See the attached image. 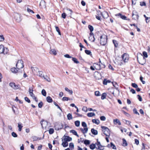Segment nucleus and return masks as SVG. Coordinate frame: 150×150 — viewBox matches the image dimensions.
<instances>
[{
	"label": "nucleus",
	"mask_w": 150,
	"mask_h": 150,
	"mask_svg": "<svg viewBox=\"0 0 150 150\" xmlns=\"http://www.w3.org/2000/svg\"><path fill=\"white\" fill-rule=\"evenodd\" d=\"M69 147L71 149H73L74 147V144L72 143H70L69 144Z\"/></svg>",
	"instance_id": "nucleus-34"
},
{
	"label": "nucleus",
	"mask_w": 150,
	"mask_h": 150,
	"mask_svg": "<svg viewBox=\"0 0 150 150\" xmlns=\"http://www.w3.org/2000/svg\"><path fill=\"white\" fill-rule=\"evenodd\" d=\"M11 71L13 73H16L18 70L15 68H12L11 69Z\"/></svg>",
	"instance_id": "nucleus-25"
},
{
	"label": "nucleus",
	"mask_w": 150,
	"mask_h": 150,
	"mask_svg": "<svg viewBox=\"0 0 150 150\" xmlns=\"http://www.w3.org/2000/svg\"><path fill=\"white\" fill-rule=\"evenodd\" d=\"M13 137H17V135L15 132H13L11 133Z\"/></svg>",
	"instance_id": "nucleus-54"
},
{
	"label": "nucleus",
	"mask_w": 150,
	"mask_h": 150,
	"mask_svg": "<svg viewBox=\"0 0 150 150\" xmlns=\"http://www.w3.org/2000/svg\"><path fill=\"white\" fill-rule=\"evenodd\" d=\"M90 143V141L89 140H85L84 141V144L86 145H88Z\"/></svg>",
	"instance_id": "nucleus-40"
},
{
	"label": "nucleus",
	"mask_w": 150,
	"mask_h": 150,
	"mask_svg": "<svg viewBox=\"0 0 150 150\" xmlns=\"http://www.w3.org/2000/svg\"><path fill=\"white\" fill-rule=\"evenodd\" d=\"M85 53L88 55H90L91 53L90 51L88 50H85Z\"/></svg>",
	"instance_id": "nucleus-41"
},
{
	"label": "nucleus",
	"mask_w": 150,
	"mask_h": 150,
	"mask_svg": "<svg viewBox=\"0 0 150 150\" xmlns=\"http://www.w3.org/2000/svg\"><path fill=\"white\" fill-rule=\"evenodd\" d=\"M68 143L66 141L63 142L62 144V145L64 147H67L68 146Z\"/></svg>",
	"instance_id": "nucleus-27"
},
{
	"label": "nucleus",
	"mask_w": 150,
	"mask_h": 150,
	"mask_svg": "<svg viewBox=\"0 0 150 150\" xmlns=\"http://www.w3.org/2000/svg\"><path fill=\"white\" fill-rule=\"evenodd\" d=\"M39 6L41 8L46 7V3L44 0H41L39 4Z\"/></svg>",
	"instance_id": "nucleus-10"
},
{
	"label": "nucleus",
	"mask_w": 150,
	"mask_h": 150,
	"mask_svg": "<svg viewBox=\"0 0 150 150\" xmlns=\"http://www.w3.org/2000/svg\"><path fill=\"white\" fill-rule=\"evenodd\" d=\"M64 141L66 142H69L72 140L71 138L70 137L67 136H64Z\"/></svg>",
	"instance_id": "nucleus-13"
},
{
	"label": "nucleus",
	"mask_w": 150,
	"mask_h": 150,
	"mask_svg": "<svg viewBox=\"0 0 150 150\" xmlns=\"http://www.w3.org/2000/svg\"><path fill=\"white\" fill-rule=\"evenodd\" d=\"M94 64L96 65L95 66V67L96 70H98L100 69L101 68H104L105 67V66L103 63H101V64H98L96 63Z\"/></svg>",
	"instance_id": "nucleus-7"
},
{
	"label": "nucleus",
	"mask_w": 150,
	"mask_h": 150,
	"mask_svg": "<svg viewBox=\"0 0 150 150\" xmlns=\"http://www.w3.org/2000/svg\"><path fill=\"white\" fill-rule=\"evenodd\" d=\"M17 68L19 69L23 68L24 67L23 62L22 60H18L16 64Z\"/></svg>",
	"instance_id": "nucleus-5"
},
{
	"label": "nucleus",
	"mask_w": 150,
	"mask_h": 150,
	"mask_svg": "<svg viewBox=\"0 0 150 150\" xmlns=\"http://www.w3.org/2000/svg\"><path fill=\"white\" fill-rule=\"evenodd\" d=\"M132 86L133 87L136 88L138 87V85L135 83H132Z\"/></svg>",
	"instance_id": "nucleus-56"
},
{
	"label": "nucleus",
	"mask_w": 150,
	"mask_h": 150,
	"mask_svg": "<svg viewBox=\"0 0 150 150\" xmlns=\"http://www.w3.org/2000/svg\"><path fill=\"white\" fill-rule=\"evenodd\" d=\"M92 122L98 125L100 123V121L98 120L93 119L92 120Z\"/></svg>",
	"instance_id": "nucleus-23"
},
{
	"label": "nucleus",
	"mask_w": 150,
	"mask_h": 150,
	"mask_svg": "<svg viewBox=\"0 0 150 150\" xmlns=\"http://www.w3.org/2000/svg\"><path fill=\"white\" fill-rule=\"evenodd\" d=\"M70 132L72 133L73 134L76 135L77 134V132L74 130H71L70 131Z\"/></svg>",
	"instance_id": "nucleus-46"
},
{
	"label": "nucleus",
	"mask_w": 150,
	"mask_h": 150,
	"mask_svg": "<svg viewBox=\"0 0 150 150\" xmlns=\"http://www.w3.org/2000/svg\"><path fill=\"white\" fill-rule=\"evenodd\" d=\"M27 11L29 13H34V12H33V10H31L30 9L28 8H27Z\"/></svg>",
	"instance_id": "nucleus-47"
},
{
	"label": "nucleus",
	"mask_w": 150,
	"mask_h": 150,
	"mask_svg": "<svg viewBox=\"0 0 150 150\" xmlns=\"http://www.w3.org/2000/svg\"><path fill=\"white\" fill-rule=\"evenodd\" d=\"M95 94L96 96H99L100 95V92L98 91H95Z\"/></svg>",
	"instance_id": "nucleus-45"
},
{
	"label": "nucleus",
	"mask_w": 150,
	"mask_h": 150,
	"mask_svg": "<svg viewBox=\"0 0 150 150\" xmlns=\"http://www.w3.org/2000/svg\"><path fill=\"white\" fill-rule=\"evenodd\" d=\"M99 12L100 13V15L98 14V16H96L97 19H100L101 18V16H102L104 19L107 18L108 17V13L107 12L104 11L103 13H100V12Z\"/></svg>",
	"instance_id": "nucleus-3"
},
{
	"label": "nucleus",
	"mask_w": 150,
	"mask_h": 150,
	"mask_svg": "<svg viewBox=\"0 0 150 150\" xmlns=\"http://www.w3.org/2000/svg\"><path fill=\"white\" fill-rule=\"evenodd\" d=\"M114 83H115V84L116 85L117 84V83L115 82H113L112 83V84H113V86L115 87V88L116 89V90L118 92V93H120V91L118 89V85H117V86H115V85L114 84Z\"/></svg>",
	"instance_id": "nucleus-20"
},
{
	"label": "nucleus",
	"mask_w": 150,
	"mask_h": 150,
	"mask_svg": "<svg viewBox=\"0 0 150 150\" xmlns=\"http://www.w3.org/2000/svg\"><path fill=\"white\" fill-rule=\"evenodd\" d=\"M97 142L95 144H92L90 145V148L92 150H93L95 148L97 149L103 150L104 149L103 146L101 145L100 142L97 139Z\"/></svg>",
	"instance_id": "nucleus-1"
},
{
	"label": "nucleus",
	"mask_w": 150,
	"mask_h": 150,
	"mask_svg": "<svg viewBox=\"0 0 150 150\" xmlns=\"http://www.w3.org/2000/svg\"><path fill=\"white\" fill-rule=\"evenodd\" d=\"M25 100L28 103H30V100L27 97H25Z\"/></svg>",
	"instance_id": "nucleus-57"
},
{
	"label": "nucleus",
	"mask_w": 150,
	"mask_h": 150,
	"mask_svg": "<svg viewBox=\"0 0 150 150\" xmlns=\"http://www.w3.org/2000/svg\"><path fill=\"white\" fill-rule=\"evenodd\" d=\"M113 43L114 44V46L115 47H117L118 45V44L116 40H112Z\"/></svg>",
	"instance_id": "nucleus-31"
},
{
	"label": "nucleus",
	"mask_w": 150,
	"mask_h": 150,
	"mask_svg": "<svg viewBox=\"0 0 150 150\" xmlns=\"http://www.w3.org/2000/svg\"><path fill=\"white\" fill-rule=\"evenodd\" d=\"M90 36L89 37V38L90 39V40H91V39H92V38H93V39L92 40V41L93 42H94L95 40V38L94 37V35L93 33H92V32H91L90 34Z\"/></svg>",
	"instance_id": "nucleus-15"
},
{
	"label": "nucleus",
	"mask_w": 150,
	"mask_h": 150,
	"mask_svg": "<svg viewBox=\"0 0 150 150\" xmlns=\"http://www.w3.org/2000/svg\"><path fill=\"white\" fill-rule=\"evenodd\" d=\"M132 19H138L139 18V16L137 14H134L133 13L132 14Z\"/></svg>",
	"instance_id": "nucleus-26"
},
{
	"label": "nucleus",
	"mask_w": 150,
	"mask_h": 150,
	"mask_svg": "<svg viewBox=\"0 0 150 150\" xmlns=\"http://www.w3.org/2000/svg\"><path fill=\"white\" fill-rule=\"evenodd\" d=\"M91 132L92 133L95 135H96L98 134V131L94 129L93 128H92L91 129Z\"/></svg>",
	"instance_id": "nucleus-17"
},
{
	"label": "nucleus",
	"mask_w": 150,
	"mask_h": 150,
	"mask_svg": "<svg viewBox=\"0 0 150 150\" xmlns=\"http://www.w3.org/2000/svg\"><path fill=\"white\" fill-rule=\"evenodd\" d=\"M49 132L50 134H52L54 132V130L53 128H50L49 129Z\"/></svg>",
	"instance_id": "nucleus-38"
},
{
	"label": "nucleus",
	"mask_w": 150,
	"mask_h": 150,
	"mask_svg": "<svg viewBox=\"0 0 150 150\" xmlns=\"http://www.w3.org/2000/svg\"><path fill=\"white\" fill-rule=\"evenodd\" d=\"M100 44L103 45H105L107 43V40L105 38H103L102 36H101L100 37Z\"/></svg>",
	"instance_id": "nucleus-8"
},
{
	"label": "nucleus",
	"mask_w": 150,
	"mask_h": 150,
	"mask_svg": "<svg viewBox=\"0 0 150 150\" xmlns=\"http://www.w3.org/2000/svg\"><path fill=\"white\" fill-rule=\"evenodd\" d=\"M43 77L44 79H45L48 82H50L51 81L50 79L47 76H43Z\"/></svg>",
	"instance_id": "nucleus-29"
},
{
	"label": "nucleus",
	"mask_w": 150,
	"mask_h": 150,
	"mask_svg": "<svg viewBox=\"0 0 150 150\" xmlns=\"http://www.w3.org/2000/svg\"><path fill=\"white\" fill-rule=\"evenodd\" d=\"M31 69H32V71L33 72V73L34 74H35L37 73V72L39 71V69L37 67H31Z\"/></svg>",
	"instance_id": "nucleus-12"
},
{
	"label": "nucleus",
	"mask_w": 150,
	"mask_h": 150,
	"mask_svg": "<svg viewBox=\"0 0 150 150\" xmlns=\"http://www.w3.org/2000/svg\"><path fill=\"white\" fill-rule=\"evenodd\" d=\"M88 28L90 30L91 32H92L93 31V28L92 26L90 25H89L88 26Z\"/></svg>",
	"instance_id": "nucleus-36"
},
{
	"label": "nucleus",
	"mask_w": 150,
	"mask_h": 150,
	"mask_svg": "<svg viewBox=\"0 0 150 150\" xmlns=\"http://www.w3.org/2000/svg\"><path fill=\"white\" fill-rule=\"evenodd\" d=\"M106 96H107V94L105 93H103L101 95V99L104 100V99H105L106 98Z\"/></svg>",
	"instance_id": "nucleus-28"
},
{
	"label": "nucleus",
	"mask_w": 150,
	"mask_h": 150,
	"mask_svg": "<svg viewBox=\"0 0 150 150\" xmlns=\"http://www.w3.org/2000/svg\"><path fill=\"white\" fill-rule=\"evenodd\" d=\"M83 130L84 131L83 134L86 133L87 132L88 130V128L87 127H84L83 128Z\"/></svg>",
	"instance_id": "nucleus-50"
},
{
	"label": "nucleus",
	"mask_w": 150,
	"mask_h": 150,
	"mask_svg": "<svg viewBox=\"0 0 150 150\" xmlns=\"http://www.w3.org/2000/svg\"><path fill=\"white\" fill-rule=\"evenodd\" d=\"M82 125L84 127H87V125L85 122H82Z\"/></svg>",
	"instance_id": "nucleus-60"
},
{
	"label": "nucleus",
	"mask_w": 150,
	"mask_h": 150,
	"mask_svg": "<svg viewBox=\"0 0 150 150\" xmlns=\"http://www.w3.org/2000/svg\"><path fill=\"white\" fill-rule=\"evenodd\" d=\"M42 94L44 96H46V92L45 90L43 89L41 91Z\"/></svg>",
	"instance_id": "nucleus-33"
},
{
	"label": "nucleus",
	"mask_w": 150,
	"mask_h": 150,
	"mask_svg": "<svg viewBox=\"0 0 150 150\" xmlns=\"http://www.w3.org/2000/svg\"><path fill=\"white\" fill-rule=\"evenodd\" d=\"M133 112L134 113H135L136 114L139 115V113L138 112L137 110L136 109L134 108L133 110Z\"/></svg>",
	"instance_id": "nucleus-55"
},
{
	"label": "nucleus",
	"mask_w": 150,
	"mask_h": 150,
	"mask_svg": "<svg viewBox=\"0 0 150 150\" xmlns=\"http://www.w3.org/2000/svg\"><path fill=\"white\" fill-rule=\"evenodd\" d=\"M62 17L63 18H65L66 17V14L65 13H63L62 14Z\"/></svg>",
	"instance_id": "nucleus-64"
},
{
	"label": "nucleus",
	"mask_w": 150,
	"mask_h": 150,
	"mask_svg": "<svg viewBox=\"0 0 150 150\" xmlns=\"http://www.w3.org/2000/svg\"><path fill=\"white\" fill-rule=\"evenodd\" d=\"M69 100V98L68 97H64L62 98V100L63 101H68Z\"/></svg>",
	"instance_id": "nucleus-51"
},
{
	"label": "nucleus",
	"mask_w": 150,
	"mask_h": 150,
	"mask_svg": "<svg viewBox=\"0 0 150 150\" xmlns=\"http://www.w3.org/2000/svg\"><path fill=\"white\" fill-rule=\"evenodd\" d=\"M47 101L49 103H52V98L50 96H47L46 98Z\"/></svg>",
	"instance_id": "nucleus-18"
},
{
	"label": "nucleus",
	"mask_w": 150,
	"mask_h": 150,
	"mask_svg": "<svg viewBox=\"0 0 150 150\" xmlns=\"http://www.w3.org/2000/svg\"><path fill=\"white\" fill-rule=\"evenodd\" d=\"M123 143L122 145L124 146H126L127 145V144L125 139H123Z\"/></svg>",
	"instance_id": "nucleus-21"
},
{
	"label": "nucleus",
	"mask_w": 150,
	"mask_h": 150,
	"mask_svg": "<svg viewBox=\"0 0 150 150\" xmlns=\"http://www.w3.org/2000/svg\"><path fill=\"white\" fill-rule=\"evenodd\" d=\"M43 103L42 102H41L38 103V106L39 108H41L43 105Z\"/></svg>",
	"instance_id": "nucleus-53"
},
{
	"label": "nucleus",
	"mask_w": 150,
	"mask_h": 150,
	"mask_svg": "<svg viewBox=\"0 0 150 150\" xmlns=\"http://www.w3.org/2000/svg\"><path fill=\"white\" fill-rule=\"evenodd\" d=\"M115 15L116 16H117L118 18H121V19H126V16H123L120 13H119L115 14Z\"/></svg>",
	"instance_id": "nucleus-14"
},
{
	"label": "nucleus",
	"mask_w": 150,
	"mask_h": 150,
	"mask_svg": "<svg viewBox=\"0 0 150 150\" xmlns=\"http://www.w3.org/2000/svg\"><path fill=\"white\" fill-rule=\"evenodd\" d=\"M67 119L69 120H70L72 119V117L71 114L70 113H69L67 115Z\"/></svg>",
	"instance_id": "nucleus-30"
},
{
	"label": "nucleus",
	"mask_w": 150,
	"mask_h": 150,
	"mask_svg": "<svg viewBox=\"0 0 150 150\" xmlns=\"http://www.w3.org/2000/svg\"><path fill=\"white\" fill-rule=\"evenodd\" d=\"M101 127L102 129V131L103 133L106 136L109 137L110 135V131L109 129L107 127L102 126Z\"/></svg>",
	"instance_id": "nucleus-2"
},
{
	"label": "nucleus",
	"mask_w": 150,
	"mask_h": 150,
	"mask_svg": "<svg viewBox=\"0 0 150 150\" xmlns=\"http://www.w3.org/2000/svg\"><path fill=\"white\" fill-rule=\"evenodd\" d=\"M4 47L3 45H0V54H2L4 53Z\"/></svg>",
	"instance_id": "nucleus-16"
},
{
	"label": "nucleus",
	"mask_w": 150,
	"mask_h": 150,
	"mask_svg": "<svg viewBox=\"0 0 150 150\" xmlns=\"http://www.w3.org/2000/svg\"><path fill=\"white\" fill-rule=\"evenodd\" d=\"M33 88L32 87H30L29 89V92L30 96L32 97L35 101L37 102L38 101V100L37 98L35 97V95L33 94Z\"/></svg>",
	"instance_id": "nucleus-4"
},
{
	"label": "nucleus",
	"mask_w": 150,
	"mask_h": 150,
	"mask_svg": "<svg viewBox=\"0 0 150 150\" xmlns=\"http://www.w3.org/2000/svg\"><path fill=\"white\" fill-rule=\"evenodd\" d=\"M80 121L78 120L76 121L75 122V124L76 126L79 127L80 125Z\"/></svg>",
	"instance_id": "nucleus-35"
},
{
	"label": "nucleus",
	"mask_w": 150,
	"mask_h": 150,
	"mask_svg": "<svg viewBox=\"0 0 150 150\" xmlns=\"http://www.w3.org/2000/svg\"><path fill=\"white\" fill-rule=\"evenodd\" d=\"M82 110L84 111L85 112H87L88 111V109L87 107L85 106L83 107L82 108Z\"/></svg>",
	"instance_id": "nucleus-43"
},
{
	"label": "nucleus",
	"mask_w": 150,
	"mask_h": 150,
	"mask_svg": "<svg viewBox=\"0 0 150 150\" xmlns=\"http://www.w3.org/2000/svg\"><path fill=\"white\" fill-rule=\"evenodd\" d=\"M146 5V3L144 1L140 2V5L141 6H144Z\"/></svg>",
	"instance_id": "nucleus-59"
},
{
	"label": "nucleus",
	"mask_w": 150,
	"mask_h": 150,
	"mask_svg": "<svg viewBox=\"0 0 150 150\" xmlns=\"http://www.w3.org/2000/svg\"><path fill=\"white\" fill-rule=\"evenodd\" d=\"M111 147L113 149H116V147L112 143V142L110 143Z\"/></svg>",
	"instance_id": "nucleus-52"
},
{
	"label": "nucleus",
	"mask_w": 150,
	"mask_h": 150,
	"mask_svg": "<svg viewBox=\"0 0 150 150\" xmlns=\"http://www.w3.org/2000/svg\"><path fill=\"white\" fill-rule=\"evenodd\" d=\"M122 58L124 62H127L129 59V56L126 53H124L122 55Z\"/></svg>",
	"instance_id": "nucleus-9"
},
{
	"label": "nucleus",
	"mask_w": 150,
	"mask_h": 150,
	"mask_svg": "<svg viewBox=\"0 0 150 150\" xmlns=\"http://www.w3.org/2000/svg\"><path fill=\"white\" fill-rule=\"evenodd\" d=\"M137 60L139 62V63L142 65H144L145 63V59L144 57L142 58V61H141V58H140L139 59L138 58Z\"/></svg>",
	"instance_id": "nucleus-11"
},
{
	"label": "nucleus",
	"mask_w": 150,
	"mask_h": 150,
	"mask_svg": "<svg viewBox=\"0 0 150 150\" xmlns=\"http://www.w3.org/2000/svg\"><path fill=\"white\" fill-rule=\"evenodd\" d=\"M32 138L33 140V141H37L38 140H40L41 139V138H39L38 137L36 136H33L32 137Z\"/></svg>",
	"instance_id": "nucleus-19"
},
{
	"label": "nucleus",
	"mask_w": 150,
	"mask_h": 150,
	"mask_svg": "<svg viewBox=\"0 0 150 150\" xmlns=\"http://www.w3.org/2000/svg\"><path fill=\"white\" fill-rule=\"evenodd\" d=\"M95 115V114L94 112H89L87 114V116L89 117H93Z\"/></svg>",
	"instance_id": "nucleus-24"
},
{
	"label": "nucleus",
	"mask_w": 150,
	"mask_h": 150,
	"mask_svg": "<svg viewBox=\"0 0 150 150\" xmlns=\"http://www.w3.org/2000/svg\"><path fill=\"white\" fill-rule=\"evenodd\" d=\"M4 40V38L3 35H0V41H3Z\"/></svg>",
	"instance_id": "nucleus-48"
},
{
	"label": "nucleus",
	"mask_w": 150,
	"mask_h": 150,
	"mask_svg": "<svg viewBox=\"0 0 150 150\" xmlns=\"http://www.w3.org/2000/svg\"><path fill=\"white\" fill-rule=\"evenodd\" d=\"M100 119L102 121H105L106 119V118L104 116H101L100 117Z\"/></svg>",
	"instance_id": "nucleus-58"
},
{
	"label": "nucleus",
	"mask_w": 150,
	"mask_h": 150,
	"mask_svg": "<svg viewBox=\"0 0 150 150\" xmlns=\"http://www.w3.org/2000/svg\"><path fill=\"white\" fill-rule=\"evenodd\" d=\"M50 54H53L54 55L57 54L56 51L54 49H51L50 51Z\"/></svg>",
	"instance_id": "nucleus-22"
},
{
	"label": "nucleus",
	"mask_w": 150,
	"mask_h": 150,
	"mask_svg": "<svg viewBox=\"0 0 150 150\" xmlns=\"http://www.w3.org/2000/svg\"><path fill=\"white\" fill-rule=\"evenodd\" d=\"M143 55L144 56L143 57L147 58L148 57V55L147 53L146 52L144 51L142 53Z\"/></svg>",
	"instance_id": "nucleus-39"
},
{
	"label": "nucleus",
	"mask_w": 150,
	"mask_h": 150,
	"mask_svg": "<svg viewBox=\"0 0 150 150\" xmlns=\"http://www.w3.org/2000/svg\"><path fill=\"white\" fill-rule=\"evenodd\" d=\"M8 50L7 48H4V50L3 53H4V54H6L8 52Z\"/></svg>",
	"instance_id": "nucleus-44"
},
{
	"label": "nucleus",
	"mask_w": 150,
	"mask_h": 150,
	"mask_svg": "<svg viewBox=\"0 0 150 150\" xmlns=\"http://www.w3.org/2000/svg\"><path fill=\"white\" fill-rule=\"evenodd\" d=\"M125 121H126V124H127V125H129L130 126H131V125H130V123H131V122H130V121H128V120H125Z\"/></svg>",
	"instance_id": "nucleus-61"
},
{
	"label": "nucleus",
	"mask_w": 150,
	"mask_h": 150,
	"mask_svg": "<svg viewBox=\"0 0 150 150\" xmlns=\"http://www.w3.org/2000/svg\"><path fill=\"white\" fill-rule=\"evenodd\" d=\"M18 131L21 132V131L22 128L23 127V126L21 125V124H18Z\"/></svg>",
	"instance_id": "nucleus-37"
},
{
	"label": "nucleus",
	"mask_w": 150,
	"mask_h": 150,
	"mask_svg": "<svg viewBox=\"0 0 150 150\" xmlns=\"http://www.w3.org/2000/svg\"><path fill=\"white\" fill-rule=\"evenodd\" d=\"M114 122H116V123H117L119 125H120L121 124L119 120L118 119H116L115 120H114Z\"/></svg>",
	"instance_id": "nucleus-42"
},
{
	"label": "nucleus",
	"mask_w": 150,
	"mask_h": 150,
	"mask_svg": "<svg viewBox=\"0 0 150 150\" xmlns=\"http://www.w3.org/2000/svg\"><path fill=\"white\" fill-rule=\"evenodd\" d=\"M137 96L138 97L139 100L140 101H142V98L141 96L139 95H137Z\"/></svg>",
	"instance_id": "nucleus-63"
},
{
	"label": "nucleus",
	"mask_w": 150,
	"mask_h": 150,
	"mask_svg": "<svg viewBox=\"0 0 150 150\" xmlns=\"http://www.w3.org/2000/svg\"><path fill=\"white\" fill-rule=\"evenodd\" d=\"M107 80L106 79H104L103 81V83L104 85H107L108 83Z\"/></svg>",
	"instance_id": "nucleus-62"
},
{
	"label": "nucleus",
	"mask_w": 150,
	"mask_h": 150,
	"mask_svg": "<svg viewBox=\"0 0 150 150\" xmlns=\"http://www.w3.org/2000/svg\"><path fill=\"white\" fill-rule=\"evenodd\" d=\"M9 86L14 90H17L20 88L19 85H16L13 82H11L9 84Z\"/></svg>",
	"instance_id": "nucleus-6"
},
{
	"label": "nucleus",
	"mask_w": 150,
	"mask_h": 150,
	"mask_svg": "<svg viewBox=\"0 0 150 150\" xmlns=\"http://www.w3.org/2000/svg\"><path fill=\"white\" fill-rule=\"evenodd\" d=\"M72 60L74 62V63L78 64L79 63V62L78 61L77 59L75 57H72Z\"/></svg>",
	"instance_id": "nucleus-32"
},
{
	"label": "nucleus",
	"mask_w": 150,
	"mask_h": 150,
	"mask_svg": "<svg viewBox=\"0 0 150 150\" xmlns=\"http://www.w3.org/2000/svg\"><path fill=\"white\" fill-rule=\"evenodd\" d=\"M39 72L38 74V76L40 77H43V76H44V75H42L43 74V72L42 71H39L38 72Z\"/></svg>",
	"instance_id": "nucleus-49"
}]
</instances>
